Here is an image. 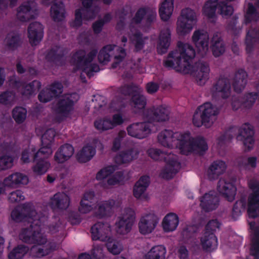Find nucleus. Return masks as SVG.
<instances>
[{"mask_svg":"<svg viewBox=\"0 0 259 259\" xmlns=\"http://www.w3.org/2000/svg\"><path fill=\"white\" fill-rule=\"evenodd\" d=\"M158 222V218L154 214L149 213L144 215L139 223L140 232L143 234L152 232Z\"/></svg>","mask_w":259,"mask_h":259,"instance_id":"nucleus-17","label":"nucleus"},{"mask_svg":"<svg viewBox=\"0 0 259 259\" xmlns=\"http://www.w3.org/2000/svg\"><path fill=\"white\" fill-rule=\"evenodd\" d=\"M120 93L124 95H128L131 97L133 96V94L136 93H139V92H143V90L139 86L130 84L125 85L122 87L120 89Z\"/></svg>","mask_w":259,"mask_h":259,"instance_id":"nucleus-55","label":"nucleus"},{"mask_svg":"<svg viewBox=\"0 0 259 259\" xmlns=\"http://www.w3.org/2000/svg\"><path fill=\"white\" fill-rule=\"evenodd\" d=\"M95 149L91 146H84L76 155L77 159L80 162L84 163L89 161L95 155Z\"/></svg>","mask_w":259,"mask_h":259,"instance_id":"nucleus-38","label":"nucleus"},{"mask_svg":"<svg viewBox=\"0 0 259 259\" xmlns=\"http://www.w3.org/2000/svg\"><path fill=\"white\" fill-rule=\"evenodd\" d=\"M94 125L97 129L101 131H106L113 127L112 121L106 118L103 120H96L94 123Z\"/></svg>","mask_w":259,"mask_h":259,"instance_id":"nucleus-58","label":"nucleus"},{"mask_svg":"<svg viewBox=\"0 0 259 259\" xmlns=\"http://www.w3.org/2000/svg\"><path fill=\"white\" fill-rule=\"evenodd\" d=\"M226 163L222 160L213 161L208 167L207 170V177L210 180L217 179L219 176L224 173L226 169Z\"/></svg>","mask_w":259,"mask_h":259,"instance_id":"nucleus-24","label":"nucleus"},{"mask_svg":"<svg viewBox=\"0 0 259 259\" xmlns=\"http://www.w3.org/2000/svg\"><path fill=\"white\" fill-rule=\"evenodd\" d=\"M235 1L206 0L202 7V13L207 16H231L234 14V8L227 2Z\"/></svg>","mask_w":259,"mask_h":259,"instance_id":"nucleus-6","label":"nucleus"},{"mask_svg":"<svg viewBox=\"0 0 259 259\" xmlns=\"http://www.w3.org/2000/svg\"><path fill=\"white\" fill-rule=\"evenodd\" d=\"M40 83L37 80L33 81L26 84H23L21 91L22 94L25 96L31 95L36 90L40 87Z\"/></svg>","mask_w":259,"mask_h":259,"instance_id":"nucleus-50","label":"nucleus"},{"mask_svg":"<svg viewBox=\"0 0 259 259\" xmlns=\"http://www.w3.org/2000/svg\"><path fill=\"white\" fill-rule=\"evenodd\" d=\"M212 97L217 99L221 97L226 99L228 98L231 94V83L227 78H219L210 89Z\"/></svg>","mask_w":259,"mask_h":259,"instance_id":"nucleus-9","label":"nucleus"},{"mask_svg":"<svg viewBox=\"0 0 259 259\" xmlns=\"http://www.w3.org/2000/svg\"><path fill=\"white\" fill-rule=\"evenodd\" d=\"M74 153L73 147L69 144L61 146L56 152L54 159L58 163H63L68 160Z\"/></svg>","mask_w":259,"mask_h":259,"instance_id":"nucleus-28","label":"nucleus"},{"mask_svg":"<svg viewBox=\"0 0 259 259\" xmlns=\"http://www.w3.org/2000/svg\"><path fill=\"white\" fill-rule=\"evenodd\" d=\"M170 40V30L168 28L162 30L160 32L157 46V51L159 54L162 55L167 52Z\"/></svg>","mask_w":259,"mask_h":259,"instance_id":"nucleus-27","label":"nucleus"},{"mask_svg":"<svg viewBox=\"0 0 259 259\" xmlns=\"http://www.w3.org/2000/svg\"><path fill=\"white\" fill-rule=\"evenodd\" d=\"M135 219V213L133 209L126 208L124 209L119 221L116 223V230L117 233L125 234L131 229Z\"/></svg>","mask_w":259,"mask_h":259,"instance_id":"nucleus-8","label":"nucleus"},{"mask_svg":"<svg viewBox=\"0 0 259 259\" xmlns=\"http://www.w3.org/2000/svg\"><path fill=\"white\" fill-rule=\"evenodd\" d=\"M255 32L253 30H249L247 33L245 44L247 52H250L252 50L255 43L257 40V38L255 36Z\"/></svg>","mask_w":259,"mask_h":259,"instance_id":"nucleus-54","label":"nucleus"},{"mask_svg":"<svg viewBox=\"0 0 259 259\" xmlns=\"http://www.w3.org/2000/svg\"><path fill=\"white\" fill-rule=\"evenodd\" d=\"M142 92L136 93L131 98V106L139 109H143L146 104V99L142 94Z\"/></svg>","mask_w":259,"mask_h":259,"instance_id":"nucleus-44","label":"nucleus"},{"mask_svg":"<svg viewBox=\"0 0 259 259\" xmlns=\"http://www.w3.org/2000/svg\"><path fill=\"white\" fill-rule=\"evenodd\" d=\"M35 221H29L28 223L27 224L25 227L23 228L19 235V239L22 241L28 243L32 244L33 240V237L34 233V226ZM26 225V224H25Z\"/></svg>","mask_w":259,"mask_h":259,"instance_id":"nucleus-31","label":"nucleus"},{"mask_svg":"<svg viewBox=\"0 0 259 259\" xmlns=\"http://www.w3.org/2000/svg\"><path fill=\"white\" fill-rule=\"evenodd\" d=\"M247 75L243 70H239L234 75L232 85L234 91L237 93L241 92L245 88L247 83Z\"/></svg>","mask_w":259,"mask_h":259,"instance_id":"nucleus-32","label":"nucleus"},{"mask_svg":"<svg viewBox=\"0 0 259 259\" xmlns=\"http://www.w3.org/2000/svg\"><path fill=\"white\" fill-rule=\"evenodd\" d=\"M202 248L206 251H211L217 246V239L214 233L205 232L201 238Z\"/></svg>","mask_w":259,"mask_h":259,"instance_id":"nucleus-33","label":"nucleus"},{"mask_svg":"<svg viewBox=\"0 0 259 259\" xmlns=\"http://www.w3.org/2000/svg\"><path fill=\"white\" fill-rule=\"evenodd\" d=\"M233 128H231L226 132L224 134L220 135L217 139V144L220 148L223 147L234 137V134L232 133Z\"/></svg>","mask_w":259,"mask_h":259,"instance_id":"nucleus-56","label":"nucleus"},{"mask_svg":"<svg viewBox=\"0 0 259 259\" xmlns=\"http://www.w3.org/2000/svg\"><path fill=\"white\" fill-rule=\"evenodd\" d=\"M219 112V109L215 106L208 102L205 103L195 111L193 118V124L197 127L204 125L209 127L216 120Z\"/></svg>","mask_w":259,"mask_h":259,"instance_id":"nucleus-4","label":"nucleus"},{"mask_svg":"<svg viewBox=\"0 0 259 259\" xmlns=\"http://www.w3.org/2000/svg\"><path fill=\"white\" fill-rule=\"evenodd\" d=\"M120 205L119 201L113 199L101 201L97 205L95 215L99 219L110 217L113 213L114 209Z\"/></svg>","mask_w":259,"mask_h":259,"instance_id":"nucleus-15","label":"nucleus"},{"mask_svg":"<svg viewBox=\"0 0 259 259\" xmlns=\"http://www.w3.org/2000/svg\"><path fill=\"white\" fill-rule=\"evenodd\" d=\"M150 183V178L147 176L141 177L136 183L133 189L134 195L137 198L144 197L146 191Z\"/></svg>","mask_w":259,"mask_h":259,"instance_id":"nucleus-30","label":"nucleus"},{"mask_svg":"<svg viewBox=\"0 0 259 259\" xmlns=\"http://www.w3.org/2000/svg\"><path fill=\"white\" fill-rule=\"evenodd\" d=\"M36 153L35 150L33 149L25 150L22 153L21 160L23 163H29L30 162V157H32L33 161H35L37 158H42L41 157L34 158V155Z\"/></svg>","mask_w":259,"mask_h":259,"instance_id":"nucleus-61","label":"nucleus"},{"mask_svg":"<svg viewBox=\"0 0 259 259\" xmlns=\"http://www.w3.org/2000/svg\"><path fill=\"white\" fill-rule=\"evenodd\" d=\"M217 189L228 201L234 199L236 189L234 185L224 179H220L218 183Z\"/></svg>","mask_w":259,"mask_h":259,"instance_id":"nucleus-23","label":"nucleus"},{"mask_svg":"<svg viewBox=\"0 0 259 259\" xmlns=\"http://www.w3.org/2000/svg\"><path fill=\"white\" fill-rule=\"evenodd\" d=\"M139 151L137 148H133L123 150L114 157V161L117 164H127L137 158Z\"/></svg>","mask_w":259,"mask_h":259,"instance_id":"nucleus-22","label":"nucleus"},{"mask_svg":"<svg viewBox=\"0 0 259 259\" xmlns=\"http://www.w3.org/2000/svg\"><path fill=\"white\" fill-rule=\"evenodd\" d=\"M12 219L17 222L28 223L29 221L39 218L33 205L24 204L22 206L15 208L11 212Z\"/></svg>","mask_w":259,"mask_h":259,"instance_id":"nucleus-7","label":"nucleus"},{"mask_svg":"<svg viewBox=\"0 0 259 259\" xmlns=\"http://www.w3.org/2000/svg\"><path fill=\"white\" fill-rule=\"evenodd\" d=\"M70 199L68 195L63 192L55 194L51 199L50 204L53 208L66 209L69 205Z\"/></svg>","mask_w":259,"mask_h":259,"instance_id":"nucleus-26","label":"nucleus"},{"mask_svg":"<svg viewBox=\"0 0 259 259\" xmlns=\"http://www.w3.org/2000/svg\"><path fill=\"white\" fill-rule=\"evenodd\" d=\"M253 131L251 125L245 123L243 125L239 130V134L237 137V139L242 141L245 147L250 150L253 146L254 140L253 136Z\"/></svg>","mask_w":259,"mask_h":259,"instance_id":"nucleus-19","label":"nucleus"},{"mask_svg":"<svg viewBox=\"0 0 259 259\" xmlns=\"http://www.w3.org/2000/svg\"><path fill=\"white\" fill-rule=\"evenodd\" d=\"M28 36L32 46H36L41 41L44 35V27L38 22L30 23L28 27Z\"/></svg>","mask_w":259,"mask_h":259,"instance_id":"nucleus-18","label":"nucleus"},{"mask_svg":"<svg viewBox=\"0 0 259 259\" xmlns=\"http://www.w3.org/2000/svg\"><path fill=\"white\" fill-rule=\"evenodd\" d=\"M28 177L20 172L13 174L4 179V184L8 187L19 186L26 185L28 183Z\"/></svg>","mask_w":259,"mask_h":259,"instance_id":"nucleus-25","label":"nucleus"},{"mask_svg":"<svg viewBox=\"0 0 259 259\" xmlns=\"http://www.w3.org/2000/svg\"><path fill=\"white\" fill-rule=\"evenodd\" d=\"M115 47V46L107 45L102 49L98 56L100 63L105 64L110 60V58L113 55Z\"/></svg>","mask_w":259,"mask_h":259,"instance_id":"nucleus-40","label":"nucleus"},{"mask_svg":"<svg viewBox=\"0 0 259 259\" xmlns=\"http://www.w3.org/2000/svg\"><path fill=\"white\" fill-rule=\"evenodd\" d=\"M56 132L53 128L46 131L41 137L42 147L36 152L34 158H48L53 152L51 145L54 140Z\"/></svg>","mask_w":259,"mask_h":259,"instance_id":"nucleus-11","label":"nucleus"},{"mask_svg":"<svg viewBox=\"0 0 259 259\" xmlns=\"http://www.w3.org/2000/svg\"><path fill=\"white\" fill-rule=\"evenodd\" d=\"M52 94L49 88H46L40 92L38 98L40 102L47 103L51 101L54 97Z\"/></svg>","mask_w":259,"mask_h":259,"instance_id":"nucleus-64","label":"nucleus"},{"mask_svg":"<svg viewBox=\"0 0 259 259\" xmlns=\"http://www.w3.org/2000/svg\"><path fill=\"white\" fill-rule=\"evenodd\" d=\"M165 248L162 245L153 247L145 256V259H164Z\"/></svg>","mask_w":259,"mask_h":259,"instance_id":"nucleus-39","label":"nucleus"},{"mask_svg":"<svg viewBox=\"0 0 259 259\" xmlns=\"http://www.w3.org/2000/svg\"><path fill=\"white\" fill-rule=\"evenodd\" d=\"M195 55V50L191 45L179 42L178 49L168 54L163 64L165 67L174 68L178 72L190 73L197 83L202 85L209 79V65L204 60H199L191 65L190 62Z\"/></svg>","mask_w":259,"mask_h":259,"instance_id":"nucleus-1","label":"nucleus"},{"mask_svg":"<svg viewBox=\"0 0 259 259\" xmlns=\"http://www.w3.org/2000/svg\"><path fill=\"white\" fill-rule=\"evenodd\" d=\"M200 206L206 211L215 209L219 205V199L217 193L210 191L200 198Z\"/></svg>","mask_w":259,"mask_h":259,"instance_id":"nucleus-20","label":"nucleus"},{"mask_svg":"<svg viewBox=\"0 0 259 259\" xmlns=\"http://www.w3.org/2000/svg\"><path fill=\"white\" fill-rule=\"evenodd\" d=\"M37 10L36 3L33 2H28L22 5L18 10L19 14H31Z\"/></svg>","mask_w":259,"mask_h":259,"instance_id":"nucleus-52","label":"nucleus"},{"mask_svg":"<svg viewBox=\"0 0 259 259\" xmlns=\"http://www.w3.org/2000/svg\"><path fill=\"white\" fill-rule=\"evenodd\" d=\"M34 233L32 244L41 245L47 242V238L45 235L40 233L39 218L35 220Z\"/></svg>","mask_w":259,"mask_h":259,"instance_id":"nucleus-42","label":"nucleus"},{"mask_svg":"<svg viewBox=\"0 0 259 259\" xmlns=\"http://www.w3.org/2000/svg\"><path fill=\"white\" fill-rule=\"evenodd\" d=\"M115 165H109L101 169L96 175V179L102 180L112 174L116 169Z\"/></svg>","mask_w":259,"mask_h":259,"instance_id":"nucleus-60","label":"nucleus"},{"mask_svg":"<svg viewBox=\"0 0 259 259\" xmlns=\"http://www.w3.org/2000/svg\"><path fill=\"white\" fill-rule=\"evenodd\" d=\"M246 207V201L244 199H240L236 202L234 205L232 211V217L236 219L244 211Z\"/></svg>","mask_w":259,"mask_h":259,"instance_id":"nucleus-57","label":"nucleus"},{"mask_svg":"<svg viewBox=\"0 0 259 259\" xmlns=\"http://www.w3.org/2000/svg\"><path fill=\"white\" fill-rule=\"evenodd\" d=\"M257 158L252 157H243L238 159L239 165L245 169L254 168L256 167Z\"/></svg>","mask_w":259,"mask_h":259,"instance_id":"nucleus-46","label":"nucleus"},{"mask_svg":"<svg viewBox=\"0 0 259 259\" xmlns=\"http://www.w3.org/2000/svg\"><path fill=\"white\" fill-rule=\"evenodd\" d=\"M170 111L163 105L153 106L147 109L146 113L147 118L150 121L164 122L169 119Z\"/></svg>","mask_w":259,"mask_h":259,"instance_id":"nucleus-13","label":"nucleus"},{"mask_svg":"<svg viewBox=\"0 0 259 259\" xmlns=\"http://www.w3.org/2000/svg\"><path fill=\"white\" fill-rule=\"evenodd\" d=\"M192 40L197 49L198 53L202 57L205 56L208 51L209 35L203 30H197L194 32Z\"/></svg>","mask_w":259,"mask_h":259,"instance_id":"nucleus-14","label":"nucleus"},{"mask_svg":"<svg viewBox=\"0 0 259 259\" xmlns=\"http://www.w3.org/2000/svg\"><path fill=\"white\" fill-rule=\"evenodd\" d=\"M196 22V17H179L177 23V33L182 36L189 33Z\"/></svg>","mask_w":259,"mask_h":259,"instance_id":"nucleus-21","label":"nucleus"},{"mask_svg":"<svg viewBox=\"0 0 259 259\" xmlns=\"http://www.w3.org/2000/svg\"><path fill=\"white\" fill-rule=\"evenodd\" d=\"M154 17H133L130 25V30L135 26L146 30L154 21Z\"/></svg>","mask_w":259,"mask_h":259,"instance_id":"nucleus-37","label":"nucleus"},{"mask_svg":"<svg viewBox=\"0 0 259 259\" xmlns=\"http://www.w3.org/2000/svg\"><path fill=\"white\" fill-rule=\"evenodd\" d=\"M157 139V142L162 146L169 149L179 148L184 154L192 151L201 153L208 149L207 144L203 138L192 139L188 133H174L169 130L160 132Z\"/></svg>","mask_w":259,"mask_h":259,"instance_id":"nucleus-2","label":"nucleus"},{"mask_svg":"<svg viewBox=\"0 0 259 259\" xmlns=\"http://www.w3.org/2000/svg\"><path fill=\"white\" fill-rule=\"evenodd\" d=\"M79 99L75 93L66 94L59 99L55 108L56 112L64 115H67L72 109L74 104Z\"/></svg>","mask_w":259,"mask_h":259,"instance_id":"nucleus-10","label":"nucleus"},{"mask_svg":"<svg viewBox=\"0 0 259 259\" xmlns=\"http://www.w3.org/2000/svg\"><path fill=\"white\" fill-rule=\"evenodd\" d=\"M64 51L62 48L55 46L47 53L46 59L49 62H56L63 56Z\"/></svg>","mask_w":259,"mask_h":259,"instance_id":"nucleus-43","label":"nucleus"},{"mask_svg":"<svg viewBox=\"0 0 259 259\" xmlns=\"http://www.w3.org/2000/svg\"><path fill=\"white\" fill-rule=\"evenodd\" d=\"M210 49L214 56L223 55L225 51V45L218 33H214L210 40Z\"/></svg>","mask_w":259,"mask_h":259,"instance_id":"nucleus-29","label":"nucleus"},{"mask_svg":"<svg viewBox=\"0 0 259 259\" xmlns=\"http://www.w3.org/2000/svg\"><path fill=\"white\" fill-rule=\"evenodd\" d=\"M46 158H37L35 161H37L35 165L33 167V171L38 175H42L45 173L50 166L49 163L45 160Z\"/></svg>","mask_w":259,"mask_h":259,"instance_id":"nucleus-48","label":"nucleus"},{"mask_svg":"<svg viewBox=\"0 0 259 259\" xmlns=\"http://www.w3.org/2000/svg\"><path fill=\"white\" fill-rule=\"evenodd\" d=\"M106 247L108 250L114 255L118 254L122 250V246L118 241L113 240L111 237L110 240L106 241Z\"/></svg>","mask_w":259,"mask_h":259,"instance_id":"nucleus-51","label":"nucleus"},{"mask_svg":"<svg viewBox=\"0 0 259 259\" xmlns=\"http://www.w3.org/2000/svg\"><path fill=\"white\" fill-rule=\"evenodd\" d=\"M174 0H163L159 7L160 16H171L174 8Z\"/></svg>","mask_w":259,"mask_h":259,"instance_id":"nucleus-41","label":"nucleus"},{"mask_svg":"<svg viewBox=\"0 0 259 259\" xmlns=\"http://www.w3.org/2000/svg\"><path fill=\"white\" fill-rule=\"evenodd\" d=\"M16 99L15 94L13 91H7L0 95V103L5 105H13Z\"/></svg>","mask_w":259,"mask_h":259,"instance_id":"nucleus-49","label":"nucleus"},{"mask_svg":"<svg viewBox=\"0 0 259 259\" xmlns=\"http://www.w3.org/2000/svg\"><path fill=\"white\" fill-rule=\"evenodd\" d=\"M123 172L122 171L116 172L107 180V185L108 186H113L118 184L123 181Z\"/></svg>","mask_w":259,"mask_h":259,"instance_id":"nucleus-63","label":"nucleus"},{"mask_svg":"<svg viewBox=\"0 0 259 259\" xmlns=\"http://www.w3.org/2000/svg\"><path fill=\"white\" fill-rule=\"evenodd\" d=\"M51 13L52 16H63L65 14L64 5L62 3L54 5L51 7Z\"/></svg>","mask_w":259,"mask_h":259,"instance_id":"nucleus-62","label":"nucleus"},{"mask_svg":"<svg viewBox=\"0 0 259 259\" xmlns=\"http://www.w3.org/2000/svg\"><path fill=\"white\" fill-rule=\"evenodd\" d=\"M14 158L8 155L0 157V170H5L12 167L13 165Z\"/></svg>","mask_w":259,"mask_h":259,"instance_id":"nucleus-59","label":"nucleus"},{"mask_svg":"<svg viewBox=\"0 0 259 259\" xmlns=\"http://www.w3.org/2000/svg\"><path fill=\"white\" fill-rule=\"evenodd\" d=\"M97 50H92L86 56L83 50L76 52L72 56L71 62L78 68L82 69L89 77L93 75V72L99 71V66L96 64H90L97 54Z\"/></svg>","mask_w":259,"mask_h":259,"instance_id":"nucleus-5","label":"nucleus"},{"mask_svg":"<svg viewBox=\"0 0 259 259\" xmlns=\"http://www.w3.org/2000/svg\"><path fill=\"white\" fill-rule=\"evenodd\" d=\"M179 224L178 216L174 213L166 214L162 221V227L165 232L175 230Z\"/></svg>","mask_w":259,"mask_h":259,"instance_id":"nucleus-34","label":"nucleus"},{"mask_svg":"<svg viewBox=\"0 0 259 259\" xmlns=\"http://www.w3.org/2000/svg\"><path fill=\"white\" fill-rule=\"evenodd\" d=\"M5 43L8 50L14 51L21 46L22 41L19 34L12 32L8 34Z\"/></svg>","mask_w":259,"mask_h":259,"instance_id":"nucleus-36","label":"nucleus"},{"mask_svg":"<svg viewBox=\"0 0 259 259\" xmlns=\"http://www.w3.org/2000/svg\"><path fill=\"white\" fill-rule=\"evenodd\" d=\"M91 231L94 240L106 242L111 239V226L107 223L98 222L92 227Z\"/></svg>","mask_w":259,"mask_h":259,"instance_id":"nucleus-12","label":"nucleus"},{"mask_svg":"<svg viewBox=\"0 0 259 259\" xmlns=\"http://www.w3.org/2000/svg\"><path fill=\"white\" fill-rule=\"evenodd\" d=\"M29 248L24 245H19L9 253L10 259H21L28 251Z\"/></svg>","mask_w":259,"mask_h":259,"instance_id":"nucleus-47","label":"nucleus"},{"mask_svg":"<svg viewBox=\"0 0 259 259\" xmlns=\"http://www.w3.org/2000/svg\"><path fill=\"white\" fill-rule=\"evenodd\" d=\"M255 89L256 92L248 93L243 99V106L245 108H250L257 97L259 99V81L256 84Z\"/></svg>","mask_w":259,"mask_h":259,"instance_id":"nucleus-45","label":"nucleus"},{"mask_svg":"<svg viewBox=\"0 0 259 259\" xmlns=\"http://www.w3.org/2000/svg\"><path fill=\"white\" fill-rule=\"evenodd\" d=\"M148 155L155 160H163L166 162L165 167L162 170L160 175L164 179L172 178L178 172L180 168V163L178 161L177 155L171 152L163 151L158 149L151 148L148 151Z\"/></svg>","mask_w":259,"mask_h":259,"instance_id":"nucleus-3","label":"nucleus"},{"mask_svg":"<svg viewBox=\"0 0 259 259\" xmlns=\"http://www.w3.org/2000/svg\"><path fill=\"white\" fill-rule=\"evenodd\" d=\"M128 135L138 139L146 138L150 133L149 122H137L127 127Z\"/></svg>","mask_w":259,"mask_h":259,"instance_id":"nucleus-16","label":"nucleus"},{"mask_svg":"<svg viewBox=\"0 0 259 259\" xmlns=\"http://www.w3.org/2000/svg\"><path fill=\"white\" fill-rule=\"evenodd\" d=\"M27 111L25 109L21 107H15L12 112L13 117L18 123L23 122L26 117Z\"/></svg>","mask_w":259,"mask_h":259,"instance_id":"nucleus-53","label":"nucleus"},{"mask_svg":"<svg viewBox=\"0 0 259 259\" xmlns=\"http://www.w3.org/2000/svg\"><path fill=\"white\" fill-rule=\"evenodd\" d=\"M130 30L131 33H129L130 39L134 44L136 51H140L143 49L146 41L148 40V37H143L141 32L136 30L131 29Z\"/></svg>","mask_w":259,"mask_h":259,"instance_id":"nucleus-35","label":"nucleus"}]
</instances>
